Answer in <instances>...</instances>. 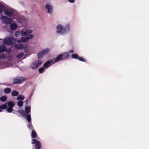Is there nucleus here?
Wrapping results in <instances>:
<instances>
[{
    "label": "nucleus",
    "instance_id": "nucleus-1",
    "mask_svg": "<svg viewBox=\"0 0 149 149\" xmlns=\"http://www.w3.org/2000/svg\"><path fill=\"white\" fill-rule=\"evenodd\" d=\"M31 111V107L30 106H26L25 107V111L22 110H19V113L22 115L23 117L26 116V118L29 122L31 121V118L30 114H28Z\"/></svg>",
    "mask_w": 149,
    "mask_h": 149
},
{
    "label": "nucleus",
    "instance_id": "nucleus-2",
    "mask_svg": "<svg viewBox=\"0 0 149 149\" xmlns=\"http://www.w3.org/2000/svg\"><path fill=\"white\" fill-rule=\"evenodd\" d=\"M70 25L67 24L65 28L60 24L58 25L56 27L57 33H60L61 34H64L68 32L69 31Z\"/></svg>",
    "mask_w": 149,
    "mask_h": 149
},
{
    "label": "nucleus",
    "instance_id": "nucleus-3",
    "mask_svg": "<svg viewBox=\"0 0 149 149\" xmlns=\"http://www.w3.org/2000/svg\"><path fill=\"white\" fill-rule=\"evenodd\" d=\"M70 55L68 52L65 53L63 54H61L58 55L54 61L53 63V64L62 61L64 60L66 58L69 57Z\"/></svg>",
    "mask_w": 149,
    "mask_h": 149
},
{
    "label": "nucleus",
    "instance_id": "nucleus-4",
    "mask_svg": "<svg viewBox=\"0 0 149 149\" xmlns=\"http://www.w3.org/2000/svg\"><path fill=\"white\" fill-rule=\"evenodd\" d=\"M14 103H5L4 104L2 105L0 107V112L2 111V109H6L8 108L7 109V111L8 112H11L12 110V108L14 106Z\"/></svg>",
    "mask_w": 149,
    "mask_h": 149
},
{
    "label": "nucleus",
    "instance_id": "nucleus-5",
    "mask_svg": "<svg viewBox=\"0 0 149 149\" xmlns=\"http://www.w3.org/2000/svg\"><path fill=\"white\" fill-rule=\"evenodd\" d=\"M16 39L13 37H9L5 39L3 41L5 45H13L16 43Z\"/></svg>",
    "mask_w": 149,
    "mask_h": 149
},
{
    "label": "nucleus",
    "instance_id": "nucleus-6",
    "mask_svg": "<svg viewBox=\"0 0 149 149\" xmlns=\"http://www.w3.org/2000/svg\"><path fill=\"white\" fill-rule=\"evenodd\" d=\"M42 64V62L41 61L38 60L31 63L30 67L33 70L37 69Z\"/></svg>",
    "mask_w": 149,
    "mask_h": 149
},
{
    "label": "nucleus",
    "instance_id": "nucleus-7",
    "mask_svg": "<svg viewBox=\"0 0 149 149\" xmlns=\"http://www.w3.org/2000/svg\"><path fill=\"white\" fill-rule=\"evenodd\" d=\"M26 79L23 77L14 78L13 79V84H20L25 81Z\"/></svg>",
    "mask_w": 149,
    "mask_h": 149
},
{
    "label": "nucleus",
    "instance_id": "nucleus-8",
    "mask_svg": "<svg viewBox=\"0 0 149 149\" xmlns=\"http://www.w3.org/2000/svg\"><path fill=\"white\" fill-rule=\"evenodd\" d=\"M49 49L46 48L38 52V58H40L43 57L44 55L47 54L49 52Z\"/></svg>",
    "mask_w": 149,
    "mask_h": 149
},
{
    "label": "nucleus",
    "instance_id": "nucleus-9",
    "mask_svg": "<svg viewBox=\"0 0 149 149\" xmlns=\"http://www.w3.org/2000/svg\"><path fill=\"white\" fill-rule=\"evenodd\" d=\"M1 19L3 20V23L7 24H10L12 22L11 19L6 16H2Z\"/></svg>",
    "mask_w": 149,
    "mask_h": 149
},
{
    "label": "nucleus",
    "instance_id": "nucleus-10",
    "mask_svg": "<svg viewBox=\"0 0 149 149\" xmlns=\"http://www.w3.org/2000/svg\"><path fill=\"white\" fill-rule=\"evenodd\" d=\"M71 57L74 59H77L79 60L85 62L86 60L83 58V57H80L78 56V55L77 54H73L71 55Z\"/></svg>",
    "mask_w": 149,
    "mask_h": 149
},
{
    "label": "nucleus",
    "instance_id": "nucleus-11",
    "mask_svg": "<svg viewBox=\"0 0 149 149\" xmlns=\"http://www.w3.org/2000/svg\"><path fill=\"white\" fill-rule=\"evenodd\" d=\"M4 12L6 15L8 16L13 15L14 14V12L13 11L10 10L6 9H5Z\"/></svg>",
    "mask_w": 149,
    "mask_h": 149
},
{
    "label": "nucleus",
    "instance_id": "nucleus-12",
    "mask_svg": "<svg viewBox=\"0 0 149 149\" xmlns=\"http://www.w3.org/2000/svg\"><path fill=\"white\" fill-rule=\"evenodd\" d=\"M24 96L22 95H19L17 98V100H18L17 102H23V101L24 99Z\"/></svg>",
    "mask_w": 149,
    "mask_h": 149
},
{
    "label": "nucleus",
    "instance_id": "nucleus-13",
    "mask_svg": "<svg viewBox=\"0 0 149 149\" xmlns=\"http://www.w3.org/2000/svg\"><path fill=\"white\" fill-rule=\"evenodd\" d=\"M45 8L47 9V12L49 13H52V6L49 5H46Z\"/></svg>",
    "mask_w": 149,
    "mask_h": 149
},
{
    "label": "nucleus",
    "instance_id": "nucleus-14",
    "mask_svg": "<svg viewBox=\"0 0 149 149\" xmlns=\"http://www.w3.org/2000/svg\"><path fill=\"white\" fill-rule=\"evenodd\" d=\"M17 27V24L15 23H12L10 25V29L11 31L15 30Z\"/></svg>",
    "mask_w": 149,
    "mask_h": 149
},
{
    "label": "nucleus",
    "instance_id": "nucleus-15",
    "mask_svg": "<svg viewBox=\"0 0 149 149\" xmlns=\"http://www.w3.org/2000/svg\"><path fill=\"white\" fill-rule=\"evenodd\" d=\"M53 61V60H51L50 61H48L45 62L44 64V67L47 68L49 66V65L52 63Z\"/></svg>",
    "mask_w": 149,
    "mask_h": 149
},
{
    "label": "nucleus",
    "instance_id": "nucleus-16",
    "mask_svg": "<svg viewBox=\"0 0 149 149\" xmlns=\"http://www.w3.org/2000/svg\"><path fill=\"white\" fill-rule=\"evenodd\" d=\"M15 47L16 48L20 49H23L24 48L23 45L20 44L18 45H15Z\"/></svg>",
    "mask_w": 149,
    "mask_h": 149
},
{
    "label": "nucleus",
    "instance_id": "nucleus-17",
    "mask_svg": "<svg viewBox=\"0 0 149 149\" xmlns=\"http://www.w3.org/2000/svg\"><path fill=\"white\" fill-rule=\"evenodd\" d=\"M6 47L4 46H0V52H5L6 50Z\"/></svg>",
    "mask_w": 149,
    "mask_h": 149
},
{
    "label": "nucleus",
    "instance_id": "nucleus-18",
    "mask_svg": "<svg viewBox=\"0 0 149 149\" xmlns=\"http://www.w3.org/2000/svg\"><path fill=\"white\" fill-rule=\"evenodd\" d=\"M11 95L13 96H16L18 95L19 92L15 90L11 92Z\"/></svg>",
    "mask_w": 149,
    "mask_h": 149
},
{
    "label": "nucleus",
    "instance_id": "nucleus-19",
    "mask_svg": "<svg viewBox=\"0 0 149 149\" xmlns=\"http://www.w3.org/2000/svg\"><path fill=\"white\" fill-rule=\"evenodd\" d=\"M41 147V143L39 141L36 142L35 147L36 149H40Z\"/></svg>",
    "mask_w": 149,
    "mask_h": 149
},
{
    "label": "nucleus",
    "instance_id": "nucleus-20",
    "mask_svg": "<svg viewBox=\"0 0 149 149\" xmlns=\"http://www.w3.org/2000/svg\"><path fill=\"white\" fill-rule=\"evenodd\" d=\"M4 92L6 93H9L11 92V89L9 88H5L4 90Z\"/></svg>",
    "mask_w": 149,
    "mask_h": 149
},
{
    "label": "nucleus",
    "instance_id": "nucleus-21",
    "mask_svg": "<svg viewBox=\"0 0 149 149\" xmlns=\"http://www.w3.org/2000/svg\"><path fill=\"white\" fill-rule=\"evenodd\" d=\"M0 100L1 102H5L7 100V97L6 96H2L0 97Z\"/></svg>",
    "mask_w": 149,
    "mask_h": 149
},
{
    "label": "nucleus",
    "instance_id": "nucleus-22",
    "mask_svg": "<svg viewBox=\"0 0 149 149\" xmlns=\"http://www.w3.org/2000/svg\"><path fill=\"white\" fill-rule=\"evenodd\" d=\"M21 34L22 36H27L29 34H28V32L27 31H21Z\"/></svg>",
    "mask_w": 149,
    "mask_h": 149
},
{
    "label": "nucleus",
    "instance_id": "nucleus-23",
    "mask_svg": "<svg viewBox=\"0 0 149 149\" xmlns=\"http://www.w3.org/2000/svg\"><path fill=\"white\" fill-rule=\"evenodd\" d=\"M31 136L33 138H36V132L33 130L32 131Z\"/></svg>",
    "mask_w": 149,
    "mask_h": 149
},
{
    "label": "nucleus",
    "instance_id": "nucleus-24",
    "mask_svg": "<svg viewBox=\"0 0 149 149\" xmlns=\"http://www.w3.org/2000/svg\"><path fill=\"white\" fill-rule=\"evenodd\" d=\"M24 53L23 52H21L19 54L17 55V57L18 58H21L24 55Z\"/></svg>",
    "mask_w": 149,
    "mask_h": 149
},
{
    "label": "nucleus",
    "instance_id": "nucleus-25",
    "mask_svg": "<svg viewBox=\"0 0 149 149\" xmlns=\"http://www.w3.org/2000/svg\"><path fill=\"white\" fill-rule=\"evenodd\" d=\"M4 8V6L2 4L0 3V13L2 12L3 9Z\"/></svg>",
    "mask_w": 149,
    "mask_h": 149
},
{
    "label": "nucleus",
    "instance_id": "nucleus-26",
    "mask_svg": "<svg viewBox=\"0 0 149 149\" xmlns=\"http://www.w3.org/2000/svg\"><path fill=\"white\" fill-rule=\"evenodd\" d=\"M23 38V40L24 41V42H27L29 40V38H28V37H25V38Z\"/></svg>",
    "mask_w": 149,
    "mask_h": 149
},
{
    "label": "nucleus",
    "instance_id": "nucleus-27",
    "mask_svg": "<svg viewBox=\"0 0 149 149\" xmlns=\"http://www.w3.org/2000/svg\"><path fill=\"white\" fill-rule=\"evenodd\" d=\"M6 58V56L5 54H3L0 55V59H5Z\"/></svg>",
    "mask_w": 149,
    "mask_h": 149
},
{
    "label": "nucleus",
    "instance_id": "nucleus-28",
    "mask_svg": "<svg viewBox=\"0 0 149 149\" xmlns=\"http://www.w3.org/2000/svg\"><path fill=\"white\" fill-rule=\"evenodd\" d=\"M31 95H30L28 99L27 100L24 101L25 102H30L31 99Z\"/></svg>",
    "mask_w": 149,
    "mask_h": 149
},
{
    "label": "nucleus",
    "instance_id": "nucleus-29",
    "mask_svg": "<svg viewBox=\"0 0 149 149\" xmlns=\"http://www.w3.org/2000/svg\"><path fill=\"white\" fill-rule=\"evenodd\" d=\"M44 68L43 67H42L39 69V72L40 73H41L44 70Z\"/></svg>",
    "mask_w": 149,
    "mask_h": 149
},
{
    "label": "nucleus",
    "instance_id": "nucleus-30",
    "mask_svg": "<svg viewBox=\"0 0 149 149\" xmlns=\"http://www.w3.org/2000/svg\"><path fill=\"white\" fill-rule=\"evenodd\" d=\"M19 36H20L19 32L18 31H16L15 33V36L16 37H17Z\"/></svg>",
    "mask_w": 149,
    "mask_h": 149
},
{
    "label": "nucleus",
    "instance_id": "nucleus-31",
    "mask_svg": "<svg viewBox=\"0 0 149 149\" xmlns=\"http://www.w3.org/2000/svg\"><path fill=\"white\" fill-rule=\"evenodd\" d=\"M29 39H32L34 37V36L32 34H30L27 36Z\"/></svg>",
    "mask_w": 149,
    "mask_h": 149
},
{
    "label": "nucleus",
    "instance_id": "nucleus-32",
    "mask_svg": "<svg viewBox=\"0 0 149 149\" xmlns=\"http://www.w3.org/2000/svg\"><path fill=\"white\" fill-rule=\"evenodd\" d=\"M38 141H37L36 139H33L32 141V143L35 144V143H36V142Z\"/></svg>",
    "mask_w": 149,
    "mask_h": 149
},
{
    "label": "nucleus",
    "instance_id": "nucleus-33",
    "mask_svg": "<svg viewBox=\"0 0 149 149\" xmlns=\"http://www.w3.org/2000/svg\"><path fill=\"white\" fill-rule=\"evenodd\" d=\"M17 42L18 43H20V42L24 43L23 38H22L21 39L18 40H17Z\"/></svg>",
    "mask_w": 149,
    "mask_h": 149
},
{
    "label": "nucleus",
    "instance_id": "nucleus-34",
    "mask_svg": "<svg viewBox=\"0 0 149 149\" xmlns=\"http://www.w3.org/2000/svg\"><path fill=\"white\" fill-rule=\"evenodd\" d=\"M12 56L10 55L8 57H7V59L8 60H10L12 59Z\"/></svg>",
    "mask_w": 149,
    "mask_h": 149
},
{
    "label": "nucleus",
    "instance_id": "nucleus-35",
    "mask_svg": "<svg viewBox=\"0 0 149 149\" xmlns=\"http://www.w3.org/2000/svg\"><path fill=\"white\" fill-rule=\"evenodd\" d=\"M17 105L19 107H21L23 106V103H17Z\"/></svg>",
    "mask_w": 149,
    "mask_h": 149
},
{
    "label": "nucleus",
    "instance_id": "nucleus-36",
    "mask_svg": "<svg viewBox=\"0 0 149 149\" xmlns=\"http://www.w3.org/2000/svg\"><path fill=\"white\" fill-rule=\"evenodd\" d=\"M69 52L71 54H72L74 53V50L73 49L70 50Z\"/></svg>",
    "mask_w": 149,
    "mask_h": 149
},
{
    "label": "nucleus",
    "instance_id": "nucleus-37",
    "mask_svg": "<svg viewBox=\"0 0 149 149\" xmlns=\"http://www.w3.org/2000/svg\"><path fill=\"white\" fill-rule=\"evenodd\" d=\"M68 1L71 3H73L74 2L75 0H68Z\"/></svg>",
    "mask_w": 149,
    "mask_h": 149
},
{
    "label": "nucleus",
    "instance_id": "nucleus-38",
    "mask_svg": "<svg viewBox=\"0 0 149 149\" xmlns=\"http://www.w3.org/2000/svg\"><path fill=\"white\" fill-rule=\"evenodd\" d=\"M28 127L29 128H31V129H32V125L29 124V125L28 126Z\"/></svg>",
    "mask_w": 149,
    "mask_h": 149
},
{
    "label": "nucleus",
    "instance_id": "nucleus-39",
    "mask_svg": "<svg viewBox=\"0 0 149 149\" xmlns=\"http://www.w3.org/2000/svg\"><path fill=\"white\" fill-rule=\"evenodd\" d=\"M27 31L28 32V34H29L30 33H32V31L31 30H29V31Z\"/></svg>",
    "mask_w": 149,
    "mask_h": 149
},
{
    "label": "nucleus",
    "instance_id": "nucleus-40",
    "mask_svg": "<svg viewBox=\"0 0 149 149\" xmlns=\"http://www.w3.org/2000/svg\"><path fill=\"white\" fill-rule=\"evenodd\" d=\"M10 102H10H13V101H10L7 102Z\"/></svg>",
    "mask_w": 149,
    "mask_h": 149
}]
</instances>
